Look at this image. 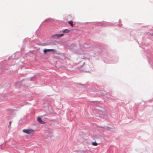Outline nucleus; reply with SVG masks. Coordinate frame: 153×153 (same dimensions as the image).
<instances>
[{"mask_svg":"<svg viewBox=\"0 0 153 153\" xmlns=\"http://www.w3.org/2000/svg\"><path fill=\"white\" fill-rule=\"evenodd\" d=\"M70 30L68 29H66L62 30V32L64 33H68L70 32Z\"/></svg>","mask_w":153,"mask_h":153,"instance_id":"obj_5","label":"nucleus"},{"mask_svg":"<svg viewBox=\"0 0 153 153\" xmlns=\"http://www.w3.org/2000/svg\"><path fill=\"white\" fill-rule=\"evenodd\" d=\"M51 20V18H48L47 19H46L45 21H50Z\"/></svg>","mask_w":153,"mask_h":153,"instance_id":"obj_8","label":"nucleus"},{"mask_svg":"<svg viewBox=\"0 0 153 153\" xmlns=\"http://www.w3.org/2000/svg\"><path fill=\"white\" fill-rule=\"evenodd\" d=\"M63 35H64L63 34H62L60 35L59 34H56L52 36V37L54 39H58L59 37L62 36Z\"/></svg>","mask_w":153,"mask_h":153,"instance_id":"obj_2","label":"nucleus"},{"mask_svg":"<svg viewBox=\"0 0 153 153\" xmlns=\"http://www.w3.org/2000/svg\"><path fill=\"white\" fill-rule=\"evenodd\" d=\"M22 131L24 133L30 135L32 134L33 133L34 130L31 129H25L22 130Z\"/></svg>","mask_w":153,"mask_h":153,"instance_id":"obj_1","label":"nucleus"},{"mask_svg":"<svg viewBox=\"0 0 153 153\" xmlns=\"http://www.w3.org/2000/svg\"><path fill=\"white\" fill-rule=\"evenodd\" d=\"M150 35H151V36H153V33H152V34H151V33H150Z\"/></svg>","mask_w":153,"mask_h":153,"instance_id":"obj_9","label":"nucleus"},{"mask_svg":"<svg viewBox=\"0 0 153 153\" xmlns=\"http://www.w3.org/2000/svg\"><path fill=\"white\" fill-rule=\"evenodd\" d=\"M91 144L92 145L94 146H97V143L95 142H92Z\"/></svg>","mask_w":153,"mask_h":153,"instance_id":"obj_7","label":"nucleus"},{"mask_svg":"<svg viewBox=\"0 0 153 153\" xmlns=\"http://www.w3.org/2000/svg\"><path fill=\"white\" fill-rule=\"evenodd\" d=\"M37 120L40 123H41L42 124H44L45 123V122L44 121H43L41 120V118L39 117H38L37 118Z\"/></svg>","mask_w":153,"mask_h":153,"instance_id":"obj_4","label":"nucleus"},{"mask_svg":"<svg viewBox=\"0 0 153 153\" xmlns=\"http://www.w3.org/2000/svg\"><path fill=\"white\" fill-rule=\"evenodd\" d=\"M50 51H53L56 52V50L54 49H45L43 50V52L44 53H46L47 52Z\"/></svg>","mask_w":153,"mask_h":153,"instance_id":"obj_3","label":"nucleus"},{"mask_svg":"<svg viewBox=\"0 0 153 153\" xmlns=\"http://www.w3.org/2000/svg\"><path fill=\"white\" fill-rule=\"evenodd\" d=\"M68 23L70 24L71 27H73L74 24H73V21H68Z\"/></svg>","mask_w":153,"mask_h":153,"instance_id":"obj_6","label":"nucleus"},{"mask_svg":"<svg viewBox=\"0 0 153 153\" xmlns=\"http://www.w3.org/2000/svg\"><path fill=\"white\" fill-rule=\"evenodd\" d=\"M11 124V121H10V125Z\"/></svg>","mask_w":153,"mask_h":153,"instance_id":"obj_10","label":"nucleus"}]
</instances>
